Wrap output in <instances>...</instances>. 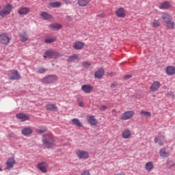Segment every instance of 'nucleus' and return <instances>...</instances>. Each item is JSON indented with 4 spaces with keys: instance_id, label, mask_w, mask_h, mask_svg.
I'll return each mask as SVG.
<instances>
[{
    "instance_id": "a19ab883",
    "label": "nucleus",
    "mask_w": 175,
    "mask_h": 175,
    "mask_svg": "<svg viewBox=\"0 0 175 175\" xmlns=\"http://www.w3.org/2000/svg\"><path fill=\"white\" fill-rule=\"evenodd\" d=\"M46 72V69L44 68H40L38 69V73L42 74V73H45Z\"/></svg>"
},
{
    "instance_id": "f704fd0d",
    "label": "nucleus",
    "mask_w": 175,
    "mask_h": 175,
    "mask_svg": "<svg viewBox=\"0 0 175 175\" xmlns=\"http://www.w3.org/2000/svg\"><path fill=\"white\" fill-rule=\"evenodd\" d=\"M49 5L51 6V8H60L61 2L59 1L51 2L49 3Z\"/></svg>"
},
{
    "instance_id": "f8f14e48",
    "label": "nucleus",
    "mask_w": 175,
    "mask_h": 175,
    "mask_svg": "<svg viewBox=\"0 0 175 175\" xmlns=\"http://www.w3.org/2000/svg\"><path fill=\"white\" fill-rule=\"evenodd\" d=\"M159 88H161V82L156 81L152 83V84L150 87L149 90L152 92H155L158 91V90H159Z\"/></svg>"
},
{
    "instance_id": "4c0bfd02",
    "label": "nucleus",
    "mask_w": 175,
    "mask_h": 175,
    "mask_svg": "<svg viewBox=\"0 0 175 175\" xmlns=\"http://www.w3.org/2000/svg\"><path fill=\"white\" fill-rule=\"evenodd\" d=\"M46 131H47V129H46V127H41V128L37 129V133H44V132H46Z\"/></svg>"
},
{
    "instance_id": "39448f33",
    "label": "nucleus",
    "mask_w": 175,
    "mask_h": 175,
    "mask_svg": "<svg viewBox=\"0 0 175 175\" xmlns=\"http://www.w3.org/2000/svg\"><path fill=\"white\" fill-rule=\"evenodd\" d=\"M13 10V6L10 4L5 5L2 10L0 11V16L1 17H5V16H8L12 13V10Z\"/></svg>"
},
{
    "instance_id": "5701e85b",
    "label": "nucleus",
    "mask_w": 175,
    "mask_h": 175,
    "mask_svg": "<svg viewBox=\"0 0 175 175\" xmlns=\"http://www.w3.org/2000/svg\"><path fill=\"white\" fill-rule=\"evenodd\" d=\"M19 38L21 42H23L24 43L27 42V40H28V34L26 31H22L19 34Z\"/></svg>"
},
{
    "instance_id": "c03bdc74",
    "label": "nucleus",
    "mask_w": 175,
    "mask_h": 175,
    "mask_svg": "<svg viewBox=\"0 0 175 175\" xmlns=\"http://www.w3.org/2000/svg\"><path fill=\"white\" fill-rule=\"evenodd\" d=\"M106 109H107V107H106L105 105H100L99 107L100 110H106Z\"/></svg>"
},
{
    "instance_id": "c9c22d12",
    "label": "nucleus",
    "mask_w": 175,
    "mask_h": 175,
    "mask_svg": "<svg viewBox=\"0 0 175 175\" xmlns=\"http://www.w3.org/2000/svg\"><path fill=\"white\" fill-rule=\"evenodd\" d=\"M140 115L145 117V118H148V117H151V113L148 111H141Z\"/></svg>"
},
{
    "instance_id": "58836bf2",
    "label": "nucleus",
    "mask_w": 175,
    "mask_h": 175,
    "mask_svg": "<svg viewBox=\"0 0 175 175\" xmlns=\"http://www.w3.org/2000/svg\"><path fill=\"white\" fill-rule=\"evenodd\" d=\"M81 65L84 68H90V66H91L90 63L88 62H83L81 63Z\"/></svg>"
},
{
    "instance_id": "72a5a7b5",
    "label": "nucleus",
    "mask_w": 175,
    "mask_h": 175,
    "mask_svg": "<svg viewBox=\"0 0 175 175\" xmlns=\"http://www.w3.org/2000/svg\"><path fill=\"white\" fill-rule=\"evenodd\" d=\"M40 16L41 17H42V18H44V20H50V18H53V16L51 15L44 12H42Z\"/></svg>"
},
{
    "instance_id": "49530a36",
    "label": "nucleus",
    "mask_w": 175,
    "mask_h": 175,
    "mask_svg": "<svg viewBox=\"0 0 175 175\" xmlns=\"http://www.w3.org/2000/svg\"><path fill=\"white\" fill-rule=\"evenodd\" d=\"M67 21H72L73 18L71 16H66Z\"/></svg>"
},
{
    "instance_id": "423d86ee",
    "label": "nucleus",
    "mask_w": 175,
    "mask_h": 175,
    "mask_svg": "<svg viewBox=\"0 0 175 175\" xmlns=\"http://www.w3.org/2000/svg\"><path fill=\"white\" fill-rule=\"evenodd\" d=\"M12 38L6 33L0 34V44H3L4 46H8L10 43Z\"/></svg>"
},
{
    "instance_id": "473e14b6",
    "label": "nucleus",
    "mask_w": 175,
    "mask_h": 175,
    "mask_svg": "<svg viewBox=\"0 0 175 175\" xmlns=\"http://www.w3.org/2000/svg\"><path fill=\"white\" fill-rule=\"evenodd\" d=\"M76 59H79V55L73 54L67 59V61L68 62H73L76 61Z\"/></svg>"
},
{
    "instance_id": "393cba45",
    "label": "nucleus",
    "mask_w": 175,
    "mask_h": 175,
    "mask_svg": "<svg viewBox=\"0 0 175 175\" xmlns=\"http://www.w3.org/2000/svg\"><path fill=\"white\" fill-rule=\"evenodd\" d=\"M16 118L18 120H21V121H27L29 120V116L23 113H19L16 115Z\"/></svg>"
},
{
    "instance_id": "6e6552de",
    "label": "nucleus",
    "mask_w": 175,
    "mask_h": 175,
    "mask_svg": "<svg viewBox=\"0 0 175 175\" xmlns=\"http://www.w3.org/2000/svg\"><path fill=\"white\" fill-rule=\"evenodd\" d=\"M76 155L79 159H88L90 158V153L85 150H78L76 152Z\"/></svg>"
},
{
    "instance_id": "de8ad7c7",
    "label": "nucleus",
    "mask_w": 175,
    "mask_h": 175,
    "mask_svg": "<svg viewBox=\"0 0 175 175\" xmlns=\"http://www.w3.org/2000/svg\"><path fill=\"white\" fill-rule=\"evenodd\" d=\"M116 87H117L116 83H112V84L111 85V88H116Z\"/></svg>"
},
{
    "instance_id": "f257e3e1",
    "label": "nucleus",
    "mask_w": 175,
    "mask_h": 175,
    "mask_svg": "<svg viewBox=\"0 0 175 175\" xmlns=\"http://www.w3.org/2000/svg\"><path fill=\"white\" fill-rule=\"evenodd\" d=\"M161 19L165 23V28L173 31L175 28V22L173 21V17L167 12H163L161 16Z\"/></svg>"
},
{
    "instance_id": "2f4dec72",
    "label": "nucleus",
    "mask_w": 175,
    "mask_h": 175,
    "mask_svg": "<svg viewBox=\"0 0 175 175\" xmlns=\"http://www.w3.org/2000/svg\"><path fill=\"white\" fill-rule=\"evenodd\" d=\"M145 169L148 172H151V170L154 169V165L152 164V162L151 161L147 162L145 165Z\"/></svg>"
},
{
    "instance_id": "20e7f679",
    "label": "nucleus",
    "mask_w": 175,
    "mask_h": 175,
    "mask_svg": "<svg viewBox=\"0 0 175 175\" xmlns=\"http://www.w3.org/2000/svg\"><path fill=\"white\" fill-rule=\"evenodd\" d=\"M58 80V77L55 75H48L41 79V83L42 84H51L54 83V81H57Z\"/></svg>"
},
{
    "instance_id": "a878e982",
    "label": "nucleus",
    "mask_w": 175,
    "mask_h": 175,
    "mask_svg": "<svg viewBox=\"0 0 175 175\" xmlns=\"http://www.w3.org/2000/svg\"><path fill=\"white\" fill-rule=\"evenodd\" d=\"M103 75H105V70H103V68H100L98 71L95 72L94 77L96 79H102V77H103Z\"/></svg>"
},
{
    "instance_id": "e433bc0d",
    "label": "nucleus",
    "mask_w": 175,
    "mask_h": 175,
    "mask_svg": "<svg viewBox=\"0 0 175 175\" xmlns=\"http://www.w3.org/2000/svg\"><path fill=\"white\" fill-rule=\"evenodd\" d=\"M57 41V38L55 37L46 38L44 40L45 43H54V42Z\"/></svg>"
},
{
    "instance_id": "09e8293b",
    "label": "nucleus",
    "mask_w": 175,
    "mask_h": 175,
    "mask_svg": "<svg viewBox=\"0 0 175 175\" xmlns=\"http://www.w3.org/2000/svg\"><path fill=\"white\" fill-rule=\"evenodd\" d=\"M115 175H125V174L124 172H120V173L116 174Z\"/></svg>"
},
{
    "instance_id": "bb28decb",
    "label": "nucleus",
    "mask_w": 175,
    "mask_h": 175,
    "mask_svg": "<svg viewBox=\"0 0 175 175\" xmlns=\"http://www.w3.org/2000/svg\"><path fill=\"white\" fill-rule=\"evenodd\" d=\"M49 28L53 31H58V29H61V28H62V25L59 23H52L49 25Z\"/></svg>"
},
{
    "instance_id": "4be33fe9",
    "label": "nucleus",
    "mask_w": 175,
    "mask_h": 175,
    "mask_svg": "<svg viewBox=\"0 0 175 175\" xmlns=\"http://www.w3.org/2000/svg\"><path fill=\"white\" fill-rule=\"evenodd\" d=\"M16 164V161L13 158H10L7 160L6 165L8 169H13V167Z\"/></svg>"
},
{
    "instance_id": "412c9836",
    "label": "nucleus",
    "mask_w": 175,
    "mask_h": 175,
    "mask_svg": "<svg viewBox=\"0 0 175 175\" xmlns=\"http://www.w3.org/2000/svg\"><path fill=\"white\" fill-rule=\"evenodd\" d=\"M87 120L90 125L95 126L98 124V120H96V119L95 118V116H88L87 117Z\"/></svg>"
},
{
    "instance_id": "cd10ccee",
    "label": "nucleus",
    "mask_w": 175,
    "mask_h": 175,
    "mask_svg": "<svg viewBox=\"0 0 175 175\" xmlns=\"http://www.w3.org/2000/svg\"><path fill=\"white\" fill-rule=\"evenodd\" d=\"M33 132V130H32V129L31 128H25L21 131V133L22 135H23V136H28L31 135Z\"/></svg>"
},
{
    "instance_id": "603ef678",
    "label": "nucleus",
    "mask_w": 175,
    "mask_h": 175,
    "mask_svg": "<svg viewBox=\"0 0 175 175\" xmlns=\"http://www.w3.org/2000/svg\"><path fill=\"white\" fill-rule=\"evenodd\" d=\"M0 172H2V168H1V167H0Z\"/></svg>"
},
{
    "instance_id": "6ab92c4d",
    "label": "nucleus",
    "mask_w": 175,
    "mask_h": 175,
    "mask_svg": "<svg viewBox=\"0 0 175 175\" xmlns=\"http://www.w3.org/2000/svg\"><path fill=\"white\" fill-rule=\"evenodd\" d=\"M45 109L48 110V111H57L58 107L57 105L53 103H49L45 105Z\"/></svg>"
},
{
    "instance_id": "8fccbe9b",
    "label": "nucleus",
    "mask_w": 175,
    "mask_h": 175,
    "mask_svg": "<svg viewBox=\"0 0 175 175\" xmlns=\"http://www.w3.org/2000/svg\"><path fill=\"white\" fill-rule=\"evenodd\" d=\"M100 17H105V14H102L101 15L99 16Z\"/></svg>"
},
{
    "instance_id": "7c9ffc66",
    "label": "nucleus",
    "mask_w": 175,
    "mask_h": 175,
    "mask_svg": "<svg viewBox=\"0 0 175 175\" xmlns=\"http://www.w3.org/2000/svg\"><path fill=\"white\" fill-rule=\"evenodd\" d=\"M72 125H75L76 126H78V128H81V126H83L81 122L77 118L72 119Z\"/></svg>"
},
{
    "instance_id": "f3484780",
    "label": "nucleus",
    "mask_w": 175,
    "mask_h": 175,
    "mask_svg": "<svg viewBox=\"0 0 175 175\" xmlns=\"http://www.w3.org/2000/svg\"><path fill=\"white\" fill-rule=\"evenodd\" d=\"M171 8H172V4H170V2L169 1H164V2L160 3L159 6V8L161 10H167Z\"/></svg>"
},
{
    "instance_id": "a18cd8bd",
    "label": "nucleus",
    "mask_w": 175,
    "mask_h": 175,
    "mask_svg": "<svg viewBox=\"0 0 175 175\" xmlns=\"http://www.w3.org/2000/svg\"><path fill=\"white\" fill-rule=\"evenodd\" d=\"M131 77H132V75H125L124 77V79H125V80L128 79H131Z\"/></svg>"
},
{
    "instance_id": "a211bd4d",
    "label": "nucleus",
    "mask_w": 175,
    "mask_h": 175,
    "mask_svg": "<svg viewBox=\"0 0 175 175\" xmlns=\"http://www.w3.org/2000/svg\"><path fill=\"white\" fill-rule=\"evenodd\" d=\"M116 15L117 16V17H119L120 18H125L126 14L124 8H118L116 12Z\"/></svg>"
},
{
    "instance_id": "b1692460",
    "label": "nucleus",
    "mask_w": 175,
    "mask_h": 175,
    "mask_svg": "<svg viewBox=\"0 0 175 175\" xmlns=\"http://www.w3.org/2000/svg\"><path fill=\"white\" fill-rule=\"evenodd\" d=\"M166 73L168 76H173L175 75V67L173 66H169L166 68Z\"/></svg>"
},
{
    "instance_id": "c85d7f7f",
    "label": "nucleus",
    "mask_w": 175,
    "mask_h": 175,
    "mask_svg": "<svg viewBox=\"0 0 175 175\" xmlns=\"http://www.w3.org/2000/svg\"><path fill=\"white\" fill-rule=\"evenodd\" d=\"M159 154L162 158H167L169 157V152H167L165 148L160 149Z\"/></svg>"
},
{
    "instance_id": "9d476101",
    "label": "nucleus",
    "mask_w": 175,
    "mask_h": 175,
    "mask_svg": "<svg viewBox=\"0 0 175 175\" xmlns=\"http://www.w3.org/2000/svg\"><path fill=\"white\" fill-rule=\"evenodd\" d=\"M134 116H135L134 111H127L121 115L120 118L121 120H124L126 121L128 120H131V118H132V117H133Z\"/></svg>"
},
{
    "instance_id": "ea45409f",
    "label": "nucleus",
    "mask_w": 175,
    "mask_h": 175,
    "mask_svg": "<svg viewBox=\"0 0 175 175\" xmlns=\"http://www.w3.org/2000/svg\"><path fill=\"white\" fill-rule=\"evenodd\" d=\"M167 96L168 98H174V93H173L172 92H168L167 94Z\"/></svg>"
},
{
    "instance_id": "3c124183",
    "label": "nucleus",
    "mask_w": 175,
    "mask_h": 175,
    "mask_svg": "<svg viewBox=\"0 0 175 175\" xmlns=\"http://www.w3.org/2000/svg\"><path fill=\"white\" fill-rule=\"evenodd\" d=\"M66 1V5H68V0H64Z\"/></svg>"
},
{
    "instance_id": "0eeeda50",
    "label": "nucleus",
    "mask_w": 175,
    "mask_h": 175,
    "mask_svg": "<svg viewBox=\"0 0 175 175\" xmlns=\"http://www.w3.org/2000/svg\"><path fill=\"white\" fill-rule=\"evenodd\" d=\"M8 76L10 80H21V75H19L18 71L17 70H10Z\"/></svg>"
},
{
    "instance_id": "9b49d317",
    "label": "nucleus",
    "mask_w": 175,
    "mask_h": 175,
    "mask_svg": "<svg viewBox=\"0 0 175 175\" xmlns=\"http://www.w3.org/2000/svg\"><path fill=\"white\" fill-rule=\"evenodd\" d=\"M29 13H31V10L28 7H21L18 10L20 16H27Z\"/></svg>"
},
{
    "instance_id": "aec40b11",
    "label": "nucleus",
    "mask_w": 175,
    "mask_h": 175,
    "mask_svg": "<svg viewBox=\"0 0 175 175\" xmlns=\"http://www.w3.org/2000/svg\"><path fill=\"white\" fill-rule=\"evenodd\" d=\"M85 43L81 41H77L74 43L72 47L75 50H81L85 46Z\"/></svg>"
},
{
    "instance_id": "79ce46f5",
    "label": "nucleus",
    "mask_w": 175,
    "mask_h": 175,
    "mask_svg": "<svg viewBox=\"0 0 175 175\" xmlns=\"http://www.w3.org/2000/svg\"><path fill=\"white\" fill-rule=\"evenodd\" d=\"M77 102H78V105H79V107H84V102H83L80 100H78Z\"/></svg>"
},
{
    "instance_id": "ddd939ff",
    "label": "nucleus",
    "mask_w": 175,
    "mask_h": 175,
    "mask_svg": "<svg viewBox=\"0 0 175 175\" xmlns=\"http://www.w3.org/2000/svg\"><path fill=\"white\" fill-rule=\"evenodd\" d=\"M154 142L156 144L159 143V146H163V144L167 143L164 135H159L156 137L154 139Z\"/></svg>"
},
{
    "instance_id": "f03ea898",
    "label": "nucleus",
    "mask_w": 175,
    "mask_h": 175,
    "mask_svg": "<svg viewBox=\"0 0 175 175\" xmlns=\"http://www.w3.org/2000/svg\"><path fill=\"white\" fill-rule=\"evenodd\" d=\"M42 144L46 148H53L55 144H54V138L51 133H48L42 136Z\"/></svg>"
},
{
    "instance_id": "dca6fc26",
    "label": "nucleus",
    "mask_w": 175,
    "mask_h": 175,
    "mask_svg": "<svg viewBox=\"0 0 175 175\" xmlns=\"http://www.w3.org/2000/svg\"><path fill=\"white\" fill-rule=\"evenodd\" d=\"M132 137V131L129 129H125L122 132V137L123 139H131Z\"/></svg>"
},
{
    "instance_id": "4468645a",
    "label": "nucleus",
    "mask_w": 175,
    "mask_h": 175,
    "mask_svg": "<svg viewBox=\"0 0 175 175\" xmlns=\"http://www.w3.org/2000/svg\"><path fill=\"white\" fill-rule=\"evenodd\" d=\"M37 167L42 172V173H47V167L49 164L46 162H42L38 164Z\"/></svg>"
},
{
    "instance_id": "c756f323",
    "label": "nucleus",
    "mask_w": 175,
    "mask_h": 175,
    "mask_svg": "<svg viewBox=\"0 0 175 175\" xmlns=\"http://www.w3.org/2000/svg\"><path fill=\"white\" fill-rule=\"evenodd\" d=\"M77 2H78L79 6H81V8H84L91 2V0H78Z\"/></svg>"
},
{
    "instance_id": "7ed1b4c3",
    "label": "nucleus",
    "mask_w": 175,
    "mask_h": 175,
    "mask_svg": "<svg viewBox=\"0 0 175 175\" xmlns=\"http://www.w3.org/2000/svg\"><path fill=\"white\" fill-rule=\"evenodd\" d=\"M61 55L59 53V52H57L54 49H49L47 50L44 53V58H53L54 59H57V58H60Z\"/></svg>"
},
{
    "instance_id": "1a4fd4ad",
    "label": "nucleus",
    "mask_w": 175,
    "mask_h": 175,
    "mask_svg": "<svg viewBox=\"0 0 175 175\" xmlns=\"http://www.w3.org/2000/svg\"><path fill=\"white\" fill-rule=\"evenodd\" d=\"M161 18L156 16L154 19H152L150 23V25L151 27V28H159V27H161Z\"/></svg>"
},
{
    "instance_id": "37998d69",
    "label": "nucleus",
    "mask_w": 175,
    "mask_h": 175,
    "mask_svg": "<svg viewBox=\"0 0 175 175\" xmlns=\"http://www.w3.org/2000/svg\"><path fill=\"white\" fill-rule=\"evenodd\" d=\"M81 175H91V174H90V171L89 170H85V171H83L81 173Z\"/></svg>"
},
{
    "instance_id": "2eb2a0df",
    "label": "nucleus",
    "mask_w": 175,
    "mask_h": 175,
    "mask_svg": "<svg viewBox=\"0 0 175 175\" xmlns=\"http://www.w3.org/2000/svg\"><path fill=\"white\" fill-rule=\"evenodd\" d=\"M81 90L83 92H85V94H91L94 88L91 85H83L81 86Z\"/></svg>"
}]
</instances>
